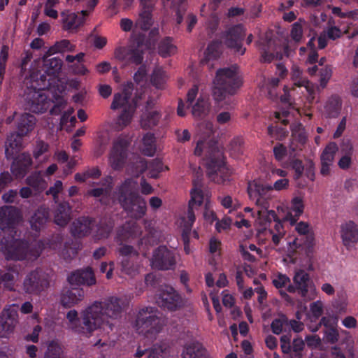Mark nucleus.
Instances as JSON below:
<instances>
[{
    "label": "nucleus",
    "mask_w": 358,
    "mask_h": 358,
    "mask_svg": "<svg viewBox=\"0 0 358 358\" xmlns=\"http://www.w3.org/2000/svg\"><path fill=\"white\" fill-rule=\"evenodd\" d=\"M124 306L121 299L111 296L104 301H95L89 306L83 313L81 320L76 310H69L66 318L74 332L90 336L94 330L105 326L112 330L113 321L120 316Z\"/></svg>",
    "instance_id": "obj_1"
},
{
    "label": "nucleus",
    "mask_w": 358,
    "mask_h": 358,
    "mask_svg": "<svg viewBox=\"0 0 358 358\" xmlns=\"http://www.w3.org/2000/svg\"><path fill=\"white\" fill-rule=\"evenodd\" d=\"M137 182L131 178L125 179L117 187L116 194L119 203L130 215L136 220L146 214L145 200L136 189Z\"/></svg>",
    "instance_id": "obj_2"
},
{
    "label": "nucleus",
    "mask_w": 358,
    "mask_h": 358,
    "mask_svg": "<svg viewBox=\"0 0 358 358\" xmlns=\"http://www.w3.org/2000/svg\"><path fill=\"white\" fill-rule=\"evenodd\" d=\"M206 149L207 175L210 180L217 182H224V151L218 148L217 142L210 140L207 143L203 140L198 141L194 153L201 156Z\"/></svg>",
    "instance_id": "obj_3"
},
{
    "label": "nucleus",
    "mask_w": 358,
    "mask_h": 358,
    "mask_svg": "<svg viewBox=\"0 0 358 358\" xmlns=\"http://www.w3.org/2000/svg\"><path fill=\"white\" fill-rule=\"evenodd\" d=\"M0 251L7 260H34L41 255L39 248L31 247L27 241L15 238L13 236L1 239Z\"/></svg>",
    "instance_id": "obj_4"
},
{
    "label": "nucleus",
    "mask_w": 358,
    "mask_h": 358,
    "mask_svg": "<svg viewBox=\"0 0 358 358\" xmlns=\"http://www.w3.org/2000/svg\"><path fill=\"white\" fill-rule=\"evenodd\" d=\"M133 89L129 86L124 87L120 92L115 93L111 103L110 108L122 110L118 117L117 122L120 125H128L132 119L133 114L137 107V101L131 100Z\"/></svg>",
    "instance_id": "obj_5"
},
{
    "label": "nucleus",
    "mask_w": 358,
    "mask_h": 358,
    "mask_svg": "<svg viewBox=\"0 0 358 358\" xmlns=\"http://www.w3.org/2000/svg\"><path fill=\"white\" fill-rule=\"evenodd\" d=\"M62 66V62L57 57L44 59L43 73L40 71H32L30 74L31 80H34L33 86L39 90H48L55 83Z\"/></svg>",
    "instance_id": "obj_6"
},
{
    "label": "nucleus",
    "mask_w": 358,
    "mask_h": 358,
    "mask_svg": "<svg viewBox=\"0 0 358 358\" xmlns=\"http://www.w3.org/2000/svg\"><path fill=\"white\" fill-rule=\"evenodd\" d=\"M160 313L155 307L141 308L137 315L135 326L140 333L155 334L159 333L163 327V320L159 315Z\"/></svg>",
    "instance_id": "obj_7"
},
{
    "label": "nucleus",
    "mask_w": 358,
    "mask_h": 358,
    "mask_svg": "<svg viewBox=\"0 0 358 358\" xmlns=\"http://www.w3.org/2000/svg\"><path fill=\"white\" fill-rule=\"evenodd\" d=\"M34 82L30 80V87L24 91L25 109L35 113H43L53 101L44 92L45 90H39L33 86Z\"/></svg>",
    "instance_id": "obj_8"
},
{
    "label": "nucleus",
    "mask_w": 358,
    "mask_h": 358,
    "mask_svg": "<svg viewBox=\"0 0 358 358\" xmlns=\"http://www.w3.org/2000/svg\"><path fill=\"white\" fill-rule=\"evenodd\" d=\"M246 35V30L242 24L229 25L225 29V48L229 49L234 55H243L246 51L243 41Z\"/></svg>",
    "instance_id": "obj_9"
},
{
    "label": "nucleus",
    "mask_w": 358,
    "mask_h": 358,
    "mask_svg": "<svg viewBox=\"0 0 358 358\" xmlns=\"http://www.w3.org/2000/svg\"><path fill=\"white\" fill-rule=\"evenodd\" d=\"M151 265L159 271L173 270L176 265V254L166 246L160 245L152 252Z\"/></svg>",
    "instance_id": "obj_10"
},
{
    "label": "nucleus",
    "mask_w": 358,
    "mask_h": 358,
    "mask_svg": "<svg viewBox=\"0 0 358 358\" xmlns=\"http://www.w3.org/2000/svg\"><path fill=\"white\" fill-rule=\"evenodd\" d=\"M159 306L170 311H175L184 306L182 296L171 286L165 285L159 290L157 296Z\"/></svg>",
    "instance_id": "obj_11"
},
{
    "label": "nucleus",
    "mask_w": 358,
    "mask_h": 358,
    "mask_svg": "<svg viewBox=\"0 0 358 358\" xmlns=\"http://www.w3.org/2000/svg\"><path fill=\"white\" fill-rule=\"evenodd\" d=\"M48 284L43 272L36 269L29 272L24 278L23 289L27 294L37 295L43 291Z\"/></svg>",
    "instance_id": "obj_12"
},
{
    "label": "nucleus",
    "mask_w": 358,
    "mask_h": 358,
    "mask_svg": "<svg viewBox=\"0 0 358 358\" xmlns=\"http://www.w3.org/2000/svg\"><path fill=\"white\" fill-rule=\"evenodd\" d=\"M114 57L124 66L140 65L143 60V52L132 45L119 46L114 50Z\"/></svg>",
    "instance_id": "obj_13"
},
{
    "label": "nucleus",
    "mask_w": 358,
    "mask_h": 358,
    "mask_svg": "<svg viewBox=\"0 0 358 358\" xmlns=\"http://www.w3.org/2000/svg\"><path fill=\"white\" fill-rule=\"evenodd\" d=\"M114 57L124 66L140 65L143 60V52L132 45L119 46L114 50Z\"/></svg>",
    "instance_id": "obj_14"
},
{
    "label": "nucleus",
    "mask_w": 358,
    "mask_h": 358,
    "mask_svg": "<svg viewBox=\"0 0 358 358\" xmlns=\"http://www.w3.org/2000/svg\"><path fill=\"white\" fill-rule=\"evenodd\" d=\"M114 57L124 66L140 65L143 60V52L132 45L119 46L114 50Z\"/></svg>",
    "instance_id": "obj_15"
},
{
    "label": "nucleus",
    "mask_w": 358,
    "mask_h": 358,
    "mask_svg": "<svg viewBox=\"0 0 358 358\" xmlns=\"http://www.w3.org/2000/svg\"><path fill=\"white\" fill-rule=\"evenodd\" d=\"M22 218L20 210L15 206H4L0 208V229L2 231L15 229Z\"/></svg>",
    "instance_id": "obj_16"
},
{
    "label": "nucleus",
    "mask_w": 358,
    "mask_h": 358,
    "mask_svg": "<svg viewBox=\"0 0 358 358\" xmlns=\"http://www.w3.org/2000/svg\"><path fill=\"white\" fill-rule=\"evenodd\" d=\"M129 145L128 141L123 138H119L114 142L109 157L110 166L114 170H120L124 166Z\"/></svg>",
    "instance_id": "obj_17"
},
{
    "label": "nucleus",
    "mask_w": 358,
    "mask_h": 358,
    "mask_svg": "<svg viewBox=\"0 0 358 358\" xmlns=\"http://www.w3.org/2000/svg\"><path fill=\"white\" fill-rule=\"evenodd\" d=\"M293 281L294 285H289L287 291L290 293L298 292L305 301L311 300L312 298L308 297V292L314 285L309 275L303 270H299L295 273Z\"/></svg>",
    "instance_id": "obj_18"
},
{
    "label": "nucleus",
    "mask_w": 358,
    "mask_h": 358,
    "mask_svg": "<svg viewBox=\"0 0 358 358\" xmlns=\"http://www.w3.org/2000/svg\"><path fill=\"white\" fill-rule=\"evenodd\" d=\"M211 95L214 110L218 112L224 107V68H220L216 72L212 83Z\"/></svg>",
    "instance_id": "obj_19"
},
{
    "label": "nucleus",
    "mask_w": 358,
    "mask_h": 358,
    "mask_svg": "<svg viewBox=\"0 0 358 358\" xmlns=\"http://www.w3.org/2000/svg\"><path fill=\"white\" fill-rule=\"evenodd\" d=\"M243 85V78L239 73V67L234 64L225 68V95L233 96Z\"/></svg>",
    "instance_id": "obj_20"
},
{
    "label": "nucleus",
    "mask_w": 358,
    "mask_h": 358,
    "mask_svg": "<svg viewBox=\"0 0 358 358\" xmlns=\"http://www.w3.org/2000/svg\"><path fill=\"white\" fill-rule=\"evenodd\" d=\"M32 166V159L28 153L23 152L14 158L10 171L15 178H23Z\"/></svg>",
    "instance_id": "obj_21"
},
{
    "label": "nucleus",
    "mask_w": 358,
    "mask_h": 358,
    "mask_svg": "<svg viewBox=\"0 0 358 358\" xmlns=\"http://www.w3.org/2000/svg\"><path fill=\"white\" fill-rule=\"evenodd\" d=\"M68 281L71 285L92 286L96 284L94 271L90 266L84 269H78L68 276Z\"/></svg>",
    "instance_id": "obj_22"
},
{
    "label": "nucleus",
    "mask_w": 358,
    "mask_h": 358,
    "mask_svg": "<svg viewBox=\"0 0 358 358\" xmlns=\"http://www.w3.org/2000/svg\"><path fill=\"white\" fill-rule=\"evenodd\" d=\"M338 150V145L334 142L329 143L323 150L320 155V173L323 176L330 175L331 166L334 163L335 155Z\"/></svg>",
    "instance_id": "obj_23"
},
{
    "label": "nucleus",
    "mask_w": 358,
    "mask_h": 358,
    "mask_svg": "<svg viewBox=\"0 0 358 358\" xmlns=\"http://www.w3.org/2000/svg\"><path fill=\"white\" fill-rule=\"evenodd\" d=\"M94 226V220L89 217H80L75 220L71 227L74 237L82 238L88 236Z\"/></svg>",
    "instance_id": "obj_24"
},
{
    "label": "nucleus",
    "mask_w": 358,
    "mask_h": 358,
    "mask_svg": "<svg viewBox=\"0 0 358 358\" xmlns=\"http://www.w3.org/2000/svg\"><path fill=\"white\" fill-rule=\"evenodd\" d=\"M342 110V100L337 95H332L326 101L321 110L322 116L327 120L336 119Z\"/></svg>",
    "instance_id": "obj_25"
},
{
    "label": "nucleus",
    "mask_w": 358,
    "mask_h": 358,
    "mask_svg": "<svg viewBox=\"0 0 358 358\" xmlns=\"http://www.w3.org/2000/svg\"><path fill=\"white\" fill-rule=\"evenodd\" d=\"M203 201V191L197 187L195 182H194V188L191 190V199L189 201L187 210V224L188 227L191 228L195 221V215L194 208L196 206H201Z\"/></svg>",
    "instance_id": "obj_26"
},
{
    "label": "nucleus",
    "mask_w": 358,
    "mask_h": 358,
    "mask_svg": "<svg viewBox=\"0 0 358 358\" xmlns=\"http://www.w3.org/2000/svg\"><path fill=\"white\" fill-rule=\"evenodd\" d=\"M50 219L49 208L41 206L34 213L29 220L32 230L39 232L43 229Z\"/></svg>",
    "instance_id": "obj_27"
},
{
    "label": "nucleus",
    "mask_w": 358,
    "mask_h": 358,
    "mask_svg": "<svg viewBox=\"0 0 358 358\" xmlns=\"http://www.w3.org/2000/svg\"><path fill=\"white\" fill-rule=\"evenodd\" d=\"M84 298V290L80 287H71L64 290L61 295V304L65 308H71Z\"/></svg>",
    "instance_id": "obj_28"
},
{
    "label": "nucleus",
    "mask_w": 358,
    "mask_h": 358,
    "mask_svg": "<svg viewBox=\"0 0 358 358\" xmlns=\"http://www.w3.org/2000/svg\"><path fill=\"white\" fill-rule=\"evenodd\" d=\"M71 220V207L69 202L59 203L54 210V222L60 227L66 226Z\"/></svg>",
    "instance_id": "obj_29"
},
{
    "label": "nucleus",
    "mask_w": 358,
    "mask_h": 358,
    "mask_svg": "<svg viewBox=\"0 0 358 358\" xmlns=\"http://www.w3.org/2000/svg\"><path fill=\"white\" fill-rule=\"evenodd\" d=\"M17 313L14 310H8L6 315L0 317V336L8 337L18 322Z\"/></svg>",
    "instance_id": "obj_30"
},
{
    "label": "nucleus",
    "mask_w": 358,
    "mask_h": 358,
    "mask_svg": "<svg viewBox=\"0 0 358 358\" xmlns=\"http://www.w3.org/2000/svg\"><path fill=\"white\" fill-rule=\"evenodd\" d=\"M141 8L139 13L138 18L136 21L137 26L143 31L150 29L153 24L152 10L153 4H140Z\"/></svg>",
    "instance_id": "obj_31"
},
{
    "label": "nucleus",
    "mask_w": 358,
    "mask_h": 358,
    "mask_svg": "<svg viewBox=\"0 0 358 358\" xmlns=\"http://www.w3.org/2000/svg\"><path fill=\"white\" fill-rule=\"evenodd\" d=\"M36 117L29 113L22 114L17 124V135L23 137L32 131L36 124Z\"/></svg>",
    "instance_id": "obj_32"
},
{
    "label": "nucleus",
    "mask_w": 358,
    "mask_h": 358,
    "mask_svg": "<svg viewBox=\"0 0 358 358\" xmlns=\"http://www.w3.org/2000/svg\"><path fill=\"white\" fill-rule=\"evenodd\" d=\"M141 234V229L134 222H127L121 226L117 231V238L121 241H127L129 238L138 236Z\"/></svg>",
    "instance_id": "obj_33"
},
{
    "label": "nucleus",
    "mask_w": 358,
    "mask_h": 358,
    "mask_svg": "<svg viewBox=\"0 0 358 358\" xmlns=\"http://www.w3.org/2000/svg\"><path fill=\"white\" fill-rule=\"evenodd\" d=\"M341 237L347 247L351 246L358 241V230L353 222L350 221L341 226Z\"/></svg>",
    "instance_id": "obj_34"
},
{
    "label": "nucleus",
    "mask_w": 358,
    "mask_h": 358,
    "mask_svg": "<svg viewBox=\"0 0 358 358\" xmlns=\"http://www.w3.org/2000/svg\"><path fill=\"white\" fill-rule=\"evenodd\" d=\"M63 28L65 30L77 29L83 25V17L70 10H64L61 13Z\"/></svg>",
    "instance_id": "obj_35"
},
{
    "label": "nucleus",
    "mask_w": 358,
    "mask_h": 358,
    "mask_svg": "<svg viewBox=\"0 0 358 358\" xmlns=\"http://www.w3.org/2000/svg\"><path fill=\"white\" fill-rule=\"evenodd\" d=\"M171 347L168 341H161L149 348L147 358H168L170 355Z\"/></svg>",
    "instance_id": "obj_36"
},
{
    "label": "nucleus",
    "mask_w": 358,
    "mask_h": 358,
    "mask_svg": "<svg viewBox=\"0 0 358 358\" xmlns=\"http://www.w3.org/2000/svg\"><path fill=\"white\" fill-rule=\"evenodd\" d=\"M182 358H208L207 351L200 343L193 342L185 346Z\"/></svg>",
    "instance_id": "obj_37"
},
{
    "label": "nucleus",
    "mask_w": 358,
    "mask_h": 358,
    "mask_svg": "<svg viewBox=\"0 0 358 358\" xmlns=\"http://www.w3.org/2000/svg\"><path fill=\"white\" fill-rule=\"evenodd\" d=\"M223 0H211L209 3V8L211 10L210 18L207 22V27L209 34H213L219 24V17L217 10Z\"/></svg>",
    "instance_id": "obj_38"
},
{
    "label": "nucleus",
    "mask_w": 358,
    "mask_h": 358,
    "mask_svg": "<svg viewBox=\"0 0 358 358\" xmlns=\"http://www.w3.org/2000/svg\"><path fill=\"white\" fill-rule=\"evenodd\" d=\"M304 205L303 200L300 197H295L292 199L290 210L285 217V220L289 221L292 225L294 224L301 215L303 213Z\"/></svg>",
    "instance_id": "obj_39"
},
{
    "label": "nucleus",
    "mask_w": 358,
    "mask_h": 358,
    "mask_svg": "<svg viewBox=\"0 0 358 358\" xmlns=\"http://www.w3.org/2000/svg\"><path fill=\"white\" fill-rule=\"evenodd\" d=\"M245 141L242 136H234L229 141L227 145V152L229 156L234 159H237L243 154V148Z\"/></svg>",
    "instance_id": "obj_40"
},
{
    "label": "nucleus",
    "mask_w": 358,
    "mask_h": 358,
    "mask_svg": "<svg viewBox=\"0 0 358 358\" xmlns=\"http://www.w3.org/2000/svg\"><path fill=\"white\" fill-rule=\"evenodd\" d=\"M146 169H148V162L144 158L141 157H135L134 161L130 162L127 168L128 173L135 178H138Z\"/></svg>",
    "instance_id": "obj_41"
},
{
    "label": "nucleus",
    "mask_w": 358,
    "mask_h": 358,
    "mask_svg": "<svg viewBox=\"0 0 358 358\" xmlns=\"http://www.w3.org/2000/svg\"><path fill=\"white\" fill-rule=\"evenodd\" d=\"M272 189V186L262 184L259 180H254L252 182H250L248 187V192L250 197L265 196L267 192Z\"/></svg>",
    "instance_id": "obj_42"
},
{
    "label": "nucleus",
    "mask_w": 358,
    "mask_h": 358,
    "mask_svg": "<svg viewBox=\"0 0 358 358\" xmlns=\"http://www.w3.org/2000/svg\"><path fill=\"white\" fill-rule=\"evenodd\" d=\"M176 52V46L173 43V38L166 36L158 44V53L162 57H167Z\"/></svg>",
    "instance_id": "obj_43"
},
{
    "label": "nucleus",
    "mask_w": 358,
    "mask_h": 358,
    "mask_svg": "<svg viewBox=\"0 0 358 358\" xmlns=\"http://www.w3.org/2000/svg\"><path fill=\"white\" fill-rule=\"evenodd\" d=\"M143 153L149 157H152L156 152L155 137L152 133H147L143 138Z\"/></svg>",
    "instance_id": "obj_44"
},
{
    "label": "nucleus",
    "mask_w": 358,
    "mask_h": 358,
    "mask_svg": "<svg viewBox=\"0 0 358 358\" xmlns=\"http://www.w3.org/2000/svg\"><path fill=\"white\" fill-rule=\"evenodd\" d=\"M75 45H72L69 40L63 39L57 41L54 45L51 46L47 51L46 54L48 56L52 55L63 52L65 51L72 52L74 50Z\"/></svg>",
    "instance_id": "obj_45"
},
{
    "label": "nucleus",
    "mask_w": 358,
    "mask_h": 358,
    "mask_svg": "<svg viewBox=\"0 0 358 358\" xmlns=\"http://www.w3.org/2000/svg\"><path fill=\"white\" fill-rule=\"evenodd\" d=\"M26 183L36 190H43L45 187V181L38 171L34 172L28 176Z\"/></svg>",
    "instance_id": "obj_46"
},
{
    "label": "nucleus",
    "mask_w": 358,
    "mask_h": 358,
    "mask_svg": "<svg viewBox=\"0 0 358 358\" xmlns=\"http://www.w3.org/2000/svg\"><path fill=\"white\" fill-rule=\"evenodd\" d=\"M223 44L219 41H213L206 49V59L208 60L216 59L222 53Z\"/></svg>",
    "instance_id": "obj_47"
},
{
    "label": "nucleus",
    "mask_w": 358,
    "mask_h": 358,
    "mask_svg": "<svg viewBox=\"0 0 358 358\" xmlns=\"http://www.w3.org/2000/svg\"><path fill=\"white\" fill-rule=\"evenodd\" d=\"M150 82L156 88L163 89L166 82L165 71L159 67L155 68L151 75Z\"/></svg>",
    "instance_id": "obj_48"
},
{
    "label": "nucleus",
    "mask_w": 358,
    "mask_h": 358,
    "mask_svg": "<svg viewBox=\"0 0 358 358\" xmlns=\"http://www.w3.org/2000/svg\"><path fill=\"white\" fill-rule=\"evenodd\" d=\"M296 231L301 235L306 236L305 243L307 246H310L314 241V236L310 232L309 225L307 222H300L295 228Z\"/></svg>",
    "instance_id": "obj_49"
},
{
    "label": "nucleus",
    "mask_w": 358,
    "mask_h": 358,
    "mask_svg": "<svg viewBox=\"0 0 358 358\" xmlns=\"http://www.w3.org/2000/svg\"><path fill=\"white\" fill-rule=\"evenodd\" d=\"M138 257H128L122 258V270L128 275H134L137 271L136 259Z\"/></svg>",
    "instance_id": "obj_50"
},
{
    "label": "nucleus",
    "mask_w": 358,
    "mask_h": 358,
    "mask_svg": "<svg viewBox=\"0 0 358 358\" xmlns=\"http://www.w3.org/2000/svg\"><path fill=\"white\" fill-rule=\"evenodd\" d=\"M292 141L303 145L307 141L306 132L301 124H297L292 128Z\"/></svg>",
    "instance_id": "obj_51"
},
{
    "label": "nucleus",
    "mask_w": 358,
    "mask_h": 358,
    "mask_svg": "<svg viewBox=\"0 0 358 358\" xmlns=\"http://www.w3.org/2000/svg\"><path fill=\"white\" fill-rule=\"evenodd\" d=\"M160 117L161 115L157 111L148 112L142 119V124L144 127L152 128L158 124Z\"/></svg>",
    "instance_id": "obj_52"
},
{
    "label": "nucleus",
    "mask_w": 358,
    "mask_h": 358,
    "mask_svg": "<svg viewBox=\"0 0 358 358\" xmlns=\"http://www.w3.org/2000/svg\"><path fill=\"white\" fill-rule=\"evenodd\" d=\"M304 348V341L301 338H294L291 345V358H303Z\"/></svg>",
    "instance_id": "obj_53"
},
{
    "label": "nucleus",
    "mask_w": 358,
    "mask_h": 358,
    "mask_svg": "<svg viewBox=\"0 0 358 358\" xmlns=\"http://www.w3.org/2000/svg\"><path fill=\"white\" fill-rule=\"evenodd\" d=\"M62 352V349L57 342L52 341L48 345L44 358H63Z\"/></svg>",
    "instance_id": "obj_54"
},
{
    "label": "nucleus",
    "mask_w": 358,
    "mask_h": 358,
    "mask_svg": "<svg viewBox=\"0 0 358 358\" xmlns=\"http://www.w3.org/2000/svg\"><path fill=\"white\" fill-rule=\"evenodd\" d=\"M148 169L150 178H157L163 171V163L159 159H154L148 163Z\"/></svg>",
    "instance_id": "obj_55"
},
{
    "label": "nucleus",
    "mask_w": 358,
    "mask_h": 358,
    "mask_svg": "<svg viewBox=\"0 0 358 358\" xmlns=\"http://www.w3.org/2000/svg\"><path fill=\"white\" fill-rule=\"evenodd\" d=\"M8 59V47L7 45H3L0 52V84H1L4 78Z\"/></svg>",
    "instance_id": "obj_56"
},
{
    "label": "nucleus",
    "mask_w": 358,
    "mask_h": 358,
    "mask_svg": "<svg viewBox=\"0 0 358 358\" xmlns=\"http://www.w3.org/2000/svg\"><path fill=\"white\" fill-rule=\"evenodd\" d=\"M208 109V103L202 98H199L192 106V114L195 117H201L206 114Z\"/></svg>",
    "instance_id": "obj_57"
},
{
    "label": "nucleus",
    "mask_w": 358,
    "mask_h": 358,
    "mask_svg": "<svg viewBox=\"0 0 358 358\" xmlns=\"http://www.w3.org/2000/svg\"><path fill=\"white\" fill-rule=\"evenodd\" d=\"M302 22H304L302 20H299L298 22H294L292 24V27L290 31L291 38L296 42L299 43L303 37V26Z\"/></svg>",
    "instance_id": "obj_58"
},
{
    "label": "nucleus",
    "mask_w": 358,
    "mask_h": 358,
    "mask_svg": "<svg viewBox=\"0 0 358 358\" xmlns=\"http://www.w3.org/2000/svg\"><path fill=\"white\" fill-rule=\"evenodd\" d=\"M118 252L122 258L128 257H138V252L133 246L129 245H122L118 249Z\"/></svg>",
    "instance_id": "obj_59"
},
{
    "label": "nucleus",
    "mask_w": 358,
    "mask_h": 358,
    "mask_svg": "<svg viewBox=\"0 0 358 358\" xmlns=\"http://www.w3.org/2000/svg\"><path fill=\"white\" fill-rule=\"evenodd\" d=\"M285 324H287V319L284 315H282L280 318L275 319L271 324L273 333L280 334L282 331V327Z\"/></svg>",
    "instance_id": "obj_60"
},
{
    "label": "nucleus",
    "mask_w": 358,
    "mask_h": 358,
    "mask_svg": "<svg viewBox=\"0 0 358 358\" xmlns=\"http://www.w3.org/2000/svg\"><path fill=\"white\" fill-rule=\"evenodd\" d=\"M66 105V102L63 99V97L60 96H57L55 97V102L50 109V113L54 115H59L62 110L65 108Z\"/></svg>",
    "instance_id": "obj_61"
},
{
    "label": "nucleus",
    "mask_w": 358,
    "mask_h": 358,
    "mask_svg": "<svg viewBox=\"0 0 358 358\" xmlns=\"http://www.w3.org/2000/svg\"><path fill=\"white\" fill-rule=\"evenodd\" d=\"M290 166L295 171V179H299L303 174L304 166L301 160L293 157L290 160Z\"/></svg>",
    "instance_id": "obj_62"
},
{
    "label": "nucleus",
    "mask_w": 358,
    "mask_h": 358,
    "mask_svg": "<svg viewBox=\"0 0 358 358\" xmlns=\"http://www.w3.org/2000/svg\"><path fill=\"white\" fill-rule=\"evenodd\" d=\"M280 348L284 354L291 353V338L289 335H282L280 339Z\"/></svg>",
    "instance_id": "obj_63"
},
{
    "label": "nucleus",
    "mask_w": 358,
    "mask_h": 358,
    "mask_svg": "<svg viewBox=\"0 0 358 358\" xmlns=\"http://www.w3.org/2000/svg\"><path fill=\"white\" fill-rule=\"evenodd\" d=\"M331 69L328 66H325L324 68L321 69L320 83V86L322 88H324L326 87L327 83H328L329 80L331 76Z\"/></svg>",
    "instance_id": "obj_64"
}]
</instances>
